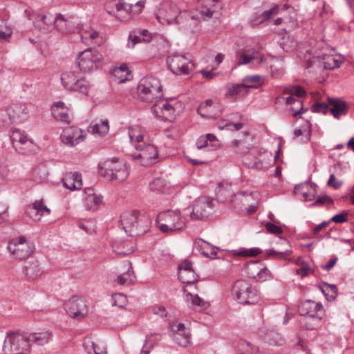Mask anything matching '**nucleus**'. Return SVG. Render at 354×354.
<instances>
[{"label":"nucleus","mask_w":354,"mask_h":354,"mask_svg":"<svg viewBox=\"0 0 354 354\" xmlns=\"http://www.w3.org/2000/svg\"><path fill=\"white\" fill-rule=\"evenodd\" d=\"M212 212V202L206 198H198L194 202L189 218L192 221L204 220L207 218Z\"/></svg>","instance_id":"obj_15"},{"label":"nucleus","mask_w":354,"mask_h":354,"mask_svg":"<svg viewBox=\"0 0 354 354\" xmlns=\"http://www.w3.org/2000/svg\"><path fill=\"white\" fill-rule=\"evenodd\" d=\"M48 167L45 163H41L36 166L32 172V179L38 183L45 182L48 178Z\"/></svg>","instance_id":"obj_32"},{"label":"nucleus","mask_w":354,"mask_h":354,"mask_svg":"<svg viewBox=\"0 0 354 354\" xmlns=\"http://www.w3.org/2000/svg\"><path fill=\"white\" fill-rule=\"evenodd\" d=\"M262 77L260 75H254L252 76H247L243 79V84H246V88L248 91L250 88L257 87V85L261 84Z\"/></svg>","instance_id":"obj_52"},{"label":"nucleus","mask_w":354,"mask_h":354,"mask_svg":"<svg viewBox=\"0 0 354 354\" xmlns=\"http://www.w3.org/2000/svg\"><path fill=\"white\" fill-rule=\"evenodd\" d=\"M312 111L315 113L326 114L330 111V108L325 102H317L312 106Z\"/></svg>","instance_id":"obj_59"},{"label":"nucleus","mask_w":354,"mask_h":354,"mask_svg":"<svg viewBox=\"0 0 354 354\" xmlns=\"http://www.w3.org/2000/svg\"><path fill=\"white\" fill-rule=\"evenodd\" d=\"M12 35V29L6 23L0 19V41L5 40Z\"/></svg>","instance_id":"obj_56"},{"label":"nucleus","mask_w":354,"mask_h":354,"mask_svg":"<svg viewBox=\"0 0 354 354\" xmlns=\"http://www.w3.org/2000/svg\"><path fill=\"white\" fill-rule=\"evenodd\" d=\"M52 113L53 117L59 121L69 124L72 120V115L70 114L69 109L62 102H57L53 106Z\"/></svg>","instance_id":"obj_24"},{"label":"nucleus","mask_w":354,"mask_h":354,"mask_svg":"<svg viewBox=\"0 0 354 354\" xmlns=\"http://www.w3.org/2000/svg\"><path fill=\"white\" fill-rule=\"evenodd\" d=\"M113 76L114 81L118 84L124 83L132 77L131 72L126 64H123L119 68L114 69Z\"/></svg>","instance_id":"obj_31"},{"label":"nucleus","mask_w":354,"mask_h":354,"mask_svg":"<svg viewBox=\"0 0 354 354\" xmlns=\"http://www.w3.org/2000/svg\"><path fill=\"white\" fill-rule=\"evenodd\" d=\"M232 295L243 304H254L258 302L257 291L244 280L236 281L232 288Z\"/></svg>","instance_id":"obj_8"},{"label":"nucleus","mask_w":354,"mask_h":354,"mask_svg":"<svg viewBox=\"0 0 354 354\" xmlns=\"http://www.w3.org/2000/svg\"><path fill=\"white\" fill-rule=\"evenodd\" d=\"M149 188L152 192H165L168 189V185L165 180L156 178L149 184Z\"/></svg>","instance_id":"obj_44"},{"label":"nucleus","mask_w":354,"mask_h":354,"mask_svg":"<svg viewBox=\"0 0 354 354\" xmlns=\"http://www.w3.org/2000/svg\"><path fill=\"white\" fill-rule=\"evenodd\" d=\"M85 205L87 210L95 211L102 201V197L98 195L91 198H85Z\"/></svg>","instance_id":"obj_51"},{"label":"nucleus","mask_w":354,"mask_h":354,"mask_svg":"<svg viewBox=\"0 0 354 354\" xmlns=\"http://www.w3.org/2000/svg\"><path fill=\"white\" fill-rule=\"evenodd\" d=\"M138 89L139 99L146 102H152L155 97H162V85L158 79L152 76L142 79Z\"/></svg>","instance_id":"obj_6"},{"label":"nucleus","mask_w":354,"mask_h":354,"mask_svg":"<svg viewBox=\"0 0 354 354\" xmlns=\"http://www.w3.org/2000/svg\"><path fill=\"white\" fill-rule=\"evenodd\" d=\"M62 84L64 87L71 91H78L87 95L89 89L88 82L80 73L68 71L62 74Z\"/></svg>","instance_id":"obj_10"},{"label":"nucleus","mask_w":354,"mask_h":354,"mask_svg":"<svg viewBox=\"0 0 354 354\" xmlns=\"http://www.w3.org/2000/svg\"><path fill=\"white\" fill-rule=\"evenodd\" d=\"M112 299V306H118L120 308L124 306L127 302L126 296L121 293L113 295Z\"/></svg>","instance_id":"obj_58"},{"label":"nucleus","mask_w":354,"mask_h":354,"mask_svg":"<svg viewBox=\"0 0 354 354\" xmlns=\"http://www.w3.org/2000/svg\"><path fill=\"white\" fill-rule=\"evenodd\" d=\"M131 268H129L127 272L118 276L115 281L120 285L129 286L131 284L135 279V276L133 271L131 270Z\"/></svg>","instance_id":"obj_47"},{"label":"nucleus","mask_w":354,"mask_h":354,"mask_svg":"<svg viewBox=\"0 0 354 354\" xmlns=\"http://www.w3.org/2000/svg\"><path fill=\"white\" fill-rule=\"evenodd\" d=\"M243 162L248 167H253L258 169H261L263 167L261 160L254 157L251 153L245 155Z\"/></svg>","instance_id":"obj_49"},{"label":"nucleus","mask_w":354,"mask_h":354,"mask_svg":"<svg viewBox=\"0 0 354 354\" xmlns=\"http://www.w3.org/2000/svg\"><path fill=\"white\" fill-rule=\"evenodd\" d=\"M84 347L88 354H106V353H100L97 350V347L94 342L91 339H87L84 342Z\"/></svg>","instance_id":"obj_57"},{"label":"nucleus","mask_w":354,"mask_h":354,"mask_svg":"<svg viewBox=\"0 0 354 354\" xmlns=\"http://www.w3.org/2000/svg\"><path fill=\"white\" fill-rule=\"evenodd\" d=\"M167 64L170 71L176 75H188L194 68L189 56L177 53L167 57Z\"/></svg>","instance_id":"obj_12"},{"label":"nucleus","mask_w":354,"mask_h":354,"mask_svg":"<svg viewBox=\"0 0 354 354\" xmlns=\"http://www.w3.org/2000/svg\"><path fill=\"white\" fill-rule=\"evenodd\" d=\"M245 85L243 82L241 84L227 85L225 96L227 97H243L245 96L248 93Z\"/></svg>","instance_id":"obj_30"},{"label":"nucleus","mask_w":354,"mask_h":354,"mask_svg":"<svg viewBox=\"0 0 354 354\" xmlns=\"http://www.w3.org/2000/svg\"><path fill=\"white\" fill-rule=\"evenodd\" d=\"M186 300L187 302H191L193 306H198L203 309H206L209 306L208 302L202 299L198 295L188 293L186 295Z\"/></svg>","instance_id":"obj_48"},{"label":"nucleus","mask_w":354,"mask_h":354,"mask_svg":"<svg viewBox=\"0 0 354 354\" xmlns=\"http://www.w3.org/2000/svg\"><path fill=\"white\" fill-rule=\"evenodd\" d=\"M28 337H30V342H33L39 346H44L49 342L52 337V334L49 331H45L41 333H30L28 335Z\"/></svg>","instance_id":"obj_35"},{"label":"nucleus","mask_w":354,"mask_h":354,"mask_svg":"<svg viewBox=\"0 0 354 354\" xmlns=\"http://www.w3.org/2000/svg\"><path fill=\"white\" fill-rule=\"evenodd\" d=\"M298 310L300 315L304 317L324 314L322 304L312 300L301 302L298 307Z\"/></svg>","instance_id":"obj_22"},{"label":"nucleus","mask_w":354,"mask_h":354,"mask_svg":"<svg viewBox=\"0 0 354 354\" xmlns=\"http://www.w3.org/2000/svg\"><path fill=\"white\" fill-rule=\"evenodd\" d=\"M68 315L75 319H81L88 314L86 300L80 297L73 296L64 304Z\"/></svg>","instance_id":"obj_14"},{"label":"nucleus","mask_w":354,"mask_h":354,"mask_svg":"<svg viewBox=\"0 0 354 354\" xmlns=\"http://www.w3.org/2000/svg\"><path fill=\"white\" fill-rule=\"evenodd\" d=\"M261 267L259 261H252L245 265L244 270L248 277L255 279L261 272Z\"/></svg>","instance_id":"obj_37"},{"label":"nucleus","mask_w":354,"mask_h":354,"mask_svg":"<svg viewBox=\"0 0 354 354\" xmlns=\"http://www.w3.org/2000/svg\"><path fill=\"white\" fill-rule=\"evenodd\" d=\"M178 277L179 280L187 284H192L198 280V276L193 269L190 261H185L178 266Z\"/></svg>","instance_id":"obj_21"},{"label":"nucleus","mask_w":354,"mask_h":354,"mask_svg":"<svg viewBox=\"0 0 354 354\" xmlns=\"http://www.w3.org/2000/svg\"><path fill=\"white\" fill-rule=\"evenodd\" d=\"M263 59V55L254 48H248L243 50L242 53L238 56L236 62L237 66L245 65L250 63L253 60L262 61Z\"/></svg>","instance_id":"obj_27"},{"label":"nucleus","mask_w":354,"mask_h":354,"mask_svg":"<svg viewBox=\"0 0 354 354\" xmlns=\"http://www.w3.org/2000/svg\"><path fill=\"white\" fill-rule=\"evenodd\" d=\"M102 61L103 56L98 50L87 48L79 52L76 63L81 71L88 73L101 67Z\"/></svg>","instance_id":"obj_4"},{"label":"nucleus","mask_w":354,"mask_h":354,"mask_svg":"<svg viewBox=\"0 0 354 354\" xmlns=\"http://www.w3.org/2000/svg\"><path fill=\"white\" fill-rule=\"evenodd\" d=\"M323 63L326 69L331 70L339 67L342 63V60L335 59L333 56H328L327 57L324 58Z\"/></svg>","instance_id":"obj_54"},{"label":"nucleus","mask_w":354,"mask_h":354,"mask_svg":"<svg viewBox=\"0 0 354 354\" xmlns=\"http://www.w3.org/2000/svg\"><path fill=\"white\" fill-rule=\"evenodd\" d=\"M170 326L173 332L172 337L175 342L183 347L188 346L191 343V335L189 331L185 328V324L179 323L176 326L170 324Z\"/></svg>","instance_id":"obj_20"},{"label":"nucleus","mask_w":354,"mask_h":354,"mask_svg":"<svg viewBox=\"0 0 354 354\" xmlns=\"http://www.w3.org/2000/svg\"><path fill=\"white\" fill-rule=\"evenodd\" d=\"M156 15L160 24L169 25L181 23L182 19L185 17L187 14L182 13L174 3L165 1L160 4Z\"/></svg>","instance_id":"obj_5"},{"label":"nucleus","mask_w":354,"mask_h":354,"mask_svg":"<svg viewBox=\"0 0 354 354\" xmlns=\"http://www.w3.org/2000/svg\"><path fill=\"white\" fill-rule=\"evenodd\" d=\"M173 99L168 100H158L155 102L152 107V111L156 117L162 118V120H170L176 110L181 108L180 102H176L174 104L171 102Z\"/></svg>","instance_id":"obj_16"},{"label":"nucleus","mask_w":354,"mask_h":354,"mask_svg":"<svg viewBox=\"0 0 354 354\" xmlns=\"http://www.w3.org/2000/svg\"><path fill=\"white\" fill-rule=\"evenodd\" d=\"M93 132L101 136L106 135L109 129V123L107 121H103L100 124H95L93 127Z\"/></svg>","instance_id":"obj_55"},{"label":"nucleus","mask_w":354,"mask_h":354,"mask_svg":"<svg viewBox=\"0 0 354 354\" xmlns=\"http://www.w3.org/2000/svg\"><path fill=\"white\" fill-rule=\"evenodd\" d=\"M30 337L28 334L18 331H9L3 342L4 354H30Z\"/></svg>","instance_id":"obj_2"},{"label":"nucleus","mask_w":354,"mask_h":354,"mask_svg":"<svg viewBox=\"0 0 354 354\" xmlns=\"http://www.w3.org/2000/svg\"><path fill=\"white\" fill-rule=\"evenodd\" d=\"M146 3V0H122L115 4L116 11L120 12L125 11L130 17L138 15L142 12Z\"/></svg>","instance_id":"obj_17"},{"label":"nucleus","mask_w":354,"mask_h":354,"mask_svg":"<svg viewBox=\"0 0 354 354\" xmlns=\"http://www.w3.org/2000/svg\"><path fill=\"white\" fill-rule=\"evenodd\" d=\"M194 248L203 256L212 259L216 258L217 250H219V248L213 246L209 243L201 239H197L194 241Z\"/></svg>","instance_id":"obj_25"},{"label":"nucleus","mask_w":354,"mask_h":354,"mask_svg":"<svg viewBox=\"0 0 354 354\" xmlns=\"http://www.w3.org/2000/svg\"><path fill=\"white\" fill-rule=\"evenodd\" d=\"M80 35L82 39H91L92 41L100 39V34L90 26L82 27L80 30Z\"/></svg>","instance_id":"obj_42"},{"label":"nucleus","mask_w":354,"mask_h":354,"mask_svg":"<svg viewBox=\"0 0 354 354\" xmlns=\"http://www.w3.org/2000/svg\"><path fill=\"white\" fill-rule=\"evenodd\" d=\"M120 224L129 236H141L151 227V221L149 216L136 210L123 212L120 216Z\"/></svg>","instance_id":"obj_1"},{"label":"nucleus","mask_w":354,"mask_h":354,"mask_svg":"<svg viewBox=\"0 0 354 354\" xmlns=\"http://www.w3.org/2000/svg\"><path fill=\"white\" fill-rule=\"evenodd\" d=\"M283 93L284 95H290L292 96H296L297 97H302L305 96L306 94V91L300 86L298 85H291L286 87L283 89Z\"/></svg>","instance_id":"obj_45"},{"label":"nucleus","mask_w":354,"mask_h":354,"mask_svg":"<svg viewBox=\"0 0 354 354\" xmlns=\"http://www.w3.org/2000/svg\"><path fill=\"white\" fill-rule=\"evenodd\" d=\"M254 195H258L257 193L252 192H240L237 195L235 196L236 200L240 201L243 203L245 206H250L252 207V210L251 213H253L256 211V207L253 205V203H251V198L254 197Z\"/></svg>","instance_id":"obj_43"},{"label":"nucleus","mask_w":354,"mask_h":354,"mask_svg":"<svg viewBox=\"0 0 354 354\" xmlns=\"http://www.w3.org/2000/svg\"><path fill=\"white\" fill-rule=\"evenodd\" d=\"M10 140L15 151L22 155L30 156L37 150V146L19 129L12 131Z\"/></svg>","instance_id":"obj_11"},{"label":"nucleus","mask_w":354,"mask_h":354,"mask_svg":"<svg viewBox=\"0 0 354 354\" xmlns=\"http://www.w3.org/2000/svg\"><path fill=\"white\" fill-rule=\"evenodd\" d=\"M84 132L76 127H69L64 130L60 138L62 142L67 146L73 147L84 140Z\"/></svg>","instance_id":"obj_19"},{"label":"nucleus","mask_w":354,"mask_h":354,"mask_svg":"<svg viewBox=\"0 0 354 354\" xmlns=\"http://www.w3.org/2000/svg\"><path fill=\"white\" fill-rule=\"evenodd\" d=\"M157 223L162 232H171L180 230L185 226L186 219L178 211H167L159 214Z\"/></svg>","instance_id":"obj_3"},{"label":"nucleus","mask_w":354,"mask_h":354,"mask_svg":"<svg viewBox=\"0 0 354 354\" xmlns=\"http://www.w3.org/2000/svg\"><path fill=\"white\" fill-rule=\"evenodd\" d=\"M272 278V276L270 271L267 268L261 267V272H259L255 280L257 281H265Z\"/></svg>","instance_id":"obj_60"},{"label":"nucleus","mask_w":354,"mask_h":354,"mask_svg":"<svg viewBox=\"0 0 354 354\" xmlns=\"http://www.w3.org/2000/svg\"><path fill=\"white\" fill-rule=\"evenodd\" d=\"M102 169H104V176L109 180L121 183L124 181L129 175L125 163L115 158L104 162Z\"/></svg>","instance_id":"obj_9"},{"label":"nucleus","mask_w":354,"mask_h":354,"mask_svg":"<svg viewBox=\"0 0 354 354\" xmlns=\"http://www.w3.org/2000/svg\"><path fill=\"white\" fill-rule=\"evenodd\" d=\"M324 314L305 316L304 326L308 330H315L322 326Z\"/></svg>","instance_id":"obj_36"},{"label":"nucleus","mask_w":354,"mask_h":354,"mask_svg":"<svg viewBox=\"0 0 354 354\" xmlns=\"http://www.w3.org/2000/svg\"><path fill=\"white\" fill-rule=\"evenodd\" d=\"M281 244H284L287 245L288 248L284 250H270L269 256L277 255L279 259H286L287 257L291 254L292 250L289 248V242L286 239L281 240Z\"/></svg>","instance_id":"obj_50"},{"label":"nucleus","mask_w":354,"mask_h":354,"mask_svg":"<svg viewBox=\"0 0 354 354\" xmlns=\"http://www.w3.org/2000/svg\"><path fill=\"white\" fill-rule=\"evenodd\" d=\"M225 191L228 193L230 196H232L233 194V192L231 189V185H229L227 183L225 182L220 183L218 186V195L223 196L225 195Z\"/></svg>","instance_id":"obj_61"},{"label":"nucleus","mask_w":354,"mask_h":354,"mask_svg":"<svg viewBox=\"0 0 354 354\" xmlns=\"http://www.w3.org/2000/svg\"><path fill=\"white\" fill-rule=\"evenodd\" d=\"M134 35L130 34L129 36L128 46L129 48H133L136 44L144 42L148 43L151 40V36L147 37H142L138 31L133 32Z\"/></svg>","instance_id":"obj_46"},{"label":"nucleus","mask_w":354,"mask_h":354,"mask_svg":"<svg viewBox=\"0 0 354 354\" xmlns=\"http://www.w3.org/2000/svg\"><path fill=\"white\" fill-rule=\"evenodd\" d=\"M64 186L71 190H80L83 186L82 175L78 172H67L62 178Z\"/></svg>","instance_id":"obj_23"},{"label":"nucleus","mask_w":354,"mask_h":354,"mask_svg":"<svg viewBox=\"0 0 354 354\" xmlns=\"http://www.w3.org/2000/svg\"><path fill=\"white\" fill-rule=\"evenodd\" d=\"M73 17H66L62 14H58L54 18V27L62 32H68L74 28V23L72 21Z\"/></svg>","instance_id":"obj_29"},{"label":"nucleus","mask_w":354,"mask_h":354,"mask_svg":"<svg viewBox=\"0 0 354 354\" xmlns=\"http://www.w3.org/2000/svg\"><path fill=\"white\" fill-rule=\"evenodd\" d=\"M54 24V18L51 15H40L37 17L36 24L41 30L44 32H46L49 27Z\"/></svg>","instance_id":"obj_38"},{"label":"nucleus","mask_w":354,"mask_h":354,"mask_svg":"<svg viewBox=\"0 0 354 354\" xmlns=\"http://www.w3.org/2000/svg\"><path fill=\"white\" fill-rule=\"evenodd\" d=\"M10 120L13 123H21L28 118V110L24 103L12 104L6 109Z\"/></svg>","instance_id":"obj_18"},{"label":"nucleus","mask_w":354,"mask_h":354,"mask_svg":"<svg viewBox=\"0 0 354 354\" xmlns=\"http://www.w3.org/2000/svg\"><path fill=\"white\" fill-rule=\"evenodd\" d=\"M129 136L131 142L136 147V145L145 144L143 141L144 138V131L141 127L135 125L129 128Z\"/></svg>","instance_id":"obj_33"},{"label":"nucleus","mask_w":354,"mask_h":354,"mask_svg":"<svg viewBox=\"0 0 354 354\" xmlns=\"http://www.w3.org/2000/svg\"><path fill=\"white\" fill-rule=\"evenodd\" d=\"M136 152L131 154V157L140 165L147 167L159 161L158 151L153 145H136Z\"/></svg>","instance_id":"obj_7"},{"label":"nucleus","mask_w":354,"mask_h":354,"mask_svg":"<svg viewBox=\"0 0 354 354\" xmlns=\"http://www.w3.org/2000/svg\"><path fill=\"white\" fill-rule=\"evenodd\" d=\"M243 127V124L241 123V122L234 123V124H232L230 122H227V123L224 124V122H221L219 124V127L221 129H223L224 127H226L227 129L231 130V131H239L241 129H242Z\"/></svg>","instance_id":"obj_63"},{"label":"nucleus","mask_w":354,"mask_h":354,"mask_svg":"<svg viewBox=\"0 0 354 354\" xmlns=\"http://www.w3.org/2000/svg\"><path fill=\"white\" fill-rule=\"evenodd\" d=\"M239 349L241 354H257L259 352L257 347L253 346L250 342L245 339L240 340Z\"/></svg>","instance_id":"obj_41"},{"label":"nucleus","mask_w":354,"mask_h":354,"mask_svg":"<svg viewBox=\"0 0 354 354\" xmlns=\"http://www.w3.org/2000/svg\"><path fill=\"white\" fill-rule=\"evenodd\" d=\"M26 212L28 216L34 221L40 219L41 216L45 213L49 214L50 212V209L45 206L43 201H36L33 204L27 207Z\"/></svg>","instance_id":"obj_26"},{"label":"nucleus","mask_w":354,"mask_h":354,"mask_svg":"<svg viewBox=\"0 0 354 354\" xmlns=\"http://www.w3.org/2000/svg\"><path fill=\"white\" fill-rule=\"evenodd\" d=\"M261 253V250L258 248H252L250 249L240 248L239 250H236L234 252L235 255L253 257H257Z\"/></svg>","instance_id":"obj_53"},{"label":"nucleus","mask_w":354,"mask_h":354,"mask_svg":"<svg viewBox=\"0 0 354 354\" xmlns=\"http://www.w3.org/2000/svg\"><path fill=\"white\" fill-rule=\"evenodd\" d=\"M265 227L268 232L275 235H279L283 232V230L281 227L270 222L266 223L265 225Z\"/></svg>","instance_id":"obj_62"},{"label":"nucleus","mask_w":354,"mask_h":354,"mask_svg":"<svg viewBox=\"0 0 354 354\" xmlns=\"http://www.w3.org/2000/svg\"><path fill=\"white\" fill-rule=\"evenodd\" d=\"M280 46L284 51L290 52L297 48V42L290 35H285L281 39Z\"/></svg>","instance_id":"obj_40"},{"label":"nucleus","mask_w":354,"mask_h":354,"mask_svg":"<svg viewBox=\"0 0 354 354\" xmlns=\"http://www.w3.org/2000/svg\"><path fill=\"white\" fill-rule=\"evenodd\" d=\"M152 342V337H147L146 338V343L143 346L142 349L140 352V354H149L151 352V350L155 346V342Z\"/></svg>","instance_id":"obj_64"},{"label":"nucleus","mask_w":354,"mask_h":354,"mask_svg":"<svg viewBox=\"0 0 354 354\" xmlns=\"http://www.w3.org/2000/svg\"><path fill=\"white\" fill-rule=\"evenodd\" d=\"M328 102L330 106V111L335 118L345 115L348 110V105L345 101L339 99L328 97Z\"/></svg>","instance_id":"obj_28"},{"label":"nucleus","mask_w":354,"mask_h":354,"mask_svg":"<svg viewBox=\"0 0 354 354\" xmlns=\"http://www.w3.org/2000/svg\"><path fill=\"white\" fill-rule=\"evenodd\" d=\"M285 101V103L288 105L289 104H298L300 106V108H298V110H296L295 106H291V111L293 112V117L296 118L299 114H301L306 111L304 109L303 102L299 99H296L294 96L290 95L287 97H283Z\"/></svg>","instance_id":"obj_39"},{"label":"nucleus","mask_w":354,"mask_h":354,"mask_svg":"<svg viewBox=\"0 0 354 354\" xmlns=\"http://www.w3.org/2000/svg\"><path fill=\"white\" fill-rule=\"evenodd\" d=\"M7 249L10 254L18 260L28 258L34 252L33 245L28 242L26 238L23 236L10 241Z\"/></svg>","instance_id":"obj_13"},{"label":"nucleus","mask_w":354,"mask_h":354,"mask_svg":"<svg viewBox=\"0 0 354 354\" xmlns=\"http://www.w3.org/2000/svg\"><path fill=\"white\" fill-rule=\"evenodd\" d=\"M41 274L42 271L37 261L29 262L25 267V274L29 280L36 279Z\"/></svg>","instance_id":"obj_34"}]
</instances>
